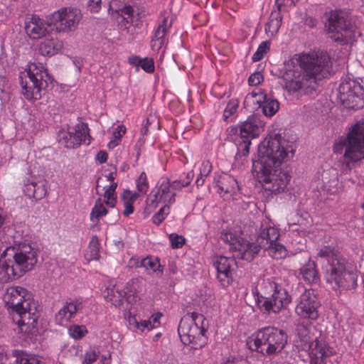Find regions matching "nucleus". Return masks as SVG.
<instances>
[{
	"mask_svg": "<svg viewBox=\"0 0 364 364\" xmlns=\"http://www.w3.org/2000/svg\"><path fill=\"white\" fill-rule=\"evenodd\" d=\"M218 193L223 194H234L239 188L237 180L228 173H222L215 178Z\"/></svg>",
	"mask_w": 364,
	"mask_h": 364,
	"instance_id": "nucleus-27",
	"label": "nucleus"
},
{
	"mask_svg": "<svg viewBox=\"0 0 364 364\" xmlns=\"http://www.w3.org/2000/svg\"><path fill=\"white\" fill-rule=\"evenodd\" d=\"M329 185L323 184L322 186V190L324 192H326L329 195L335 194L338 191V180L336 178L331 179L328 181Z\"/></svg>",
	"mask_w": 364,
	"mask_h": 364,
	"instance_id": "nucleus-49",
	"label": "nucleus"
},
{
	"mask_svg": "<svg viewBox=\"0 0 364 364\" xmlns=\"http://www.w3.org/2000/svg\"><path fill=\"white\" fill-rule=\"evenodd\" d=\"M129 63L136 67H141L147 73H152L155 70L154 61L150 58H141L139 56L134 55L129 58Z\"/></svg>",
	"mask_w": 364,
	"mask_h": 364,
	"instance_id": "nucleus-33",
	"label": "nucleus"
},
{
	"mask_svg": "<svg viewBox=\"0 0 364 364\" xmlns=\"http://www.w3.org/2000/svg\"><path fill=\"white\" fill-rule=\"evenodd\" d=\"M279 236V230L272 225L269 221L265 220L261 223L256 241L262 249H264L269 247L272 242H276Z\"/></svg>",
	"mask_w": 364,
	"mask_h": 364,
	"instance_id": "nucleus-26",
	"label": "nucleus"
},
{
	"mask_svg": "<svg viewBox=\"0 0 364 364\" xmlns=\"http://www.w3.org/2000/svg\"><path fill=\"white\" fill-rule=\"evenodd\" d=\"M108 155L105 151H100L96 155V160L100 164L106 163L107 161Z\"/></svg>",
	"mask_w": 364,
	"mask_h": 364,
	"instance_id": "nucleus-54",
	"label": "nucleus"
},
{
	"mask_svg": "<svg viewBox=\"0 0 364 364\" xmlns=\"http://www.w3.org/2000/svg\"><path fill=\"white\" fill-rule=\"evenodd\" d=\"M163 316V314L161 312H156L151 314L149 319L137 321L136 316H130L129 318V323L134 328L141 331H151V329L156 328L160 326V319Z\"/></svg>",
	"mask_w": 364,
	"mask_h": 364,
	"instance_id": "nucleus-28",
	"label": "nucleus"
},
{
	"mask_svg": "<svg viewBox=\"0 0 364 364\" xmlns=\"http://www.w3.org/2000/svg\"><path fill=\"white\" fill-rule=\"evenodd\" d=\"M69 336L75 340H80L85 337L88 331L84 325L73 324L70 326L68 329Z\"/></svg>",
	"mask_w": 364,
	"mask_h": 364,
	"instance_id": "nucleus-42",
	"label": "nucleus"
},
{
	"mask_svg": "<svg viewBox=\"0 0 364 364\" xmlns=\"http://www.w3.org/2000/svg\"><path fill=\"white\" fill-rule=\"evenodd\" d=\"M171 26L172 19L168 16L164 17L159 22L150 42L151 48L155 53H159L161 50H163V53L165 52L166 46L168 43L166 36Z\"/></svg>",
	"mask_w": 364,
	"mask_h": 364,
	"instance_id": "nucleus-23",
	"label": "nucleus"
},
{
	"mask_svg": "<svg viewBox=\"0 0 364 364\" xmlns=\"http://www.w3.org/2000/svg\"><path fill=\"white\" fill-rule=\"evenodd\" d=\"M135 183L138 192L142 195H145L149 187L147 176L145 172L140 173L136 179Z\"/></svg>",
	"mask_w": 364,
	"mask_h": 364,
	"instance_id": "nucleus-43",
	"label": "nucleus"
},
{
	"mask_svg": "<svg viewBox=\"0 0 364 364\" xmlns=\"http://www.w3.org/2000/svg\"><path fill=\"white\" fill-rule=\"evenodd\" d=\"M264 294L257 293L255 301L263 313L277 314L291 302L287 291L274 282L267 280L262 284Z\"/></svg>",
	"mask_w": 364,
	"mask_h": 364,
	"instance_id": "nucleus-11",
	"label": "nucleus"
},
{
	"mask_svg": "<svg viewBox=\"0 0 364 364\" xmlns=\"http://www.w3.org/2000/svg\"><path fill=\"white\" fill-rule=\"evenodd\" d=\"M38 262V250L29 243L19 242L6 247L0 259V281L20 278L31 270Z\"/></svg>",
	"mask_w": 364,
	"mask_h": 364,
	"instance_id": "nucleus-4",
	"label": "nucleus"
},
{
	"mask_svg": "<svg viewBox=\"0 0 364 364\" xmlns=\"http://www.w3.org/2000/svg\"><path fill=\"white\" fill-rule=\"evenodd\" d=\"M295 151V141L284 132L269 134L259 145V159L252 163V173L266 191L274 194L285 191L291 176L280 166L294 157Z\"/></svg>",
	"mask_w": 364,
	"mask_h": 364,
	"instance_id": "nucleus-1",
	"label": "nucleus"
},
{
	"mask_svg": "<svg viewBox=\"0 0 364 364\" xmlns=\"http://www.w3.org/2000/svg\"><path fill=\"white\" fill-rule=\"evenodd\" d=\"M160 336H161V333H158V334L156 335V337L159 338V337H160Z\"/></svg>",
	"mask_w": 364,
	"mask_h": 364,
	"instance_id": "nucleus-64",
	"label": "nucleus"
},
{
	"mask_svg": "<svg viewBox=\"0 0 364 364\" xmlns=\"http://www.w3.org/2000/svg\"><path fill=\"white\" fill-rule=\"evenodd\" d=\"M139 195L136 193H132L130 191H124L122 195V200L123 201L124 210L123 215L126 217L134 213L133 203L138 198Z\"/></svg>",
	"mask_w": 364,
	"mask_h": 364,
	"instance_id": "nucleus-36",
	"label": "nucleus"
},
{
	"mask_svg": "<svg viewBox=\"0 0 364 364\" xmlns=\"http://www.w3.org/2000/svg\"><path fill=\"white\" fill-rule=\"evenodd\" d=\"M194 173L193 171H191L186 174H184V177L181 176L179 179L171 181V188L173 193H175L176 195L177 191H179L183 188L187 187L188 185H190Z\"/></svg>",
	"mask_w": 364,
	"mask_h": 364,
	"instance_id": "nucleus-38",
	"label": "nucleus"
},
{
	"mask_svg": "<svg viewBox=\"0 0 364 364\" xmlns=\"http://www.w3.org/2000/svg\"><path fill=\"white\" fill-rule=\"evenodd\" d=\"M304 23H305V25H306L309 28H313L316 26L318 21L315 18L311 17V16H308L305 18Z\"/></svg>",
	"mask_w": 364,
	"mask_h": 364,
	"instance_id": "nucleus-55",
	"label": "nucleus"
},
{
	"mask_svg": "<svg viewBox=\"0 0 364 364\" xmlns=\"http://www.w3.org/2000/svg\"><path fill=\"white\" fill-rule=\"evenodd\" d=\"M100 363L102 364H109L110 361V355H100Z\"/></svg>",
	"mask_w": 364,
	"mask_h": 364,
	"instance_id": "nucleus-57",
	"label": "nucleus"
},
{
	"mask_svg": "<svg viewBox=\"0 0 364 364\" xmlns=\"http://www.w3.org/2000/svg\"><path fill=\"white\" fill-rule=\"evenodd\" d=\"M171 247L173 249L181 248L185 243L186 239L176 233H171L169 235Z\"/></svg>",
	"mask_w": 364,
	"mask_h": 364,
	"instance_id": "nucleus-47",
	"label": "nucleus"
},
{
	"mask_svg": "<svg viewBox=\"0 0 364 364\" xmlns=\"http://www.w3.org/2000/svg\"><path fill=\"white\" fill-rule=\"evenodd\" d=\"M222 364H245V362L244 360H239L237 359H232V360H228L225 362L223 363Z\"/></svg>",
	"mask_w": 364,
	"mask_h": 364,
	"instance_id": "nucleus-58",
	"label": "nucleus"
},
{
	"mask_svg": "<svg viewBox=\"0 0 364 364\" xmlns=\"http://www.w3.org/2000/svg\"><path fill=\"white\" fill-rule=\"evenodd\" d=\"M136 267H144L145 269L156 272L157 271L162 272L163 267L159 263L158 258L151 257H146L141 259L140 261H137L136 263Z\"/></svg>",
	"mask_w": 364,
	"mask_h": 364,
	"instance_id": "nucleus-37",
	"label": "nucleus"
},
{
	"mask_svg": "<svg viewBox=\"0 0 364 364\" xmlns=\"http://www.w3.org/2000/svg\"><path fill=\"white\" fill-rule=\"evenodd\" d=\"M270 49V42L268 41H263L262 42L256 52L253 54L252 57V60L253 62H257V61H259L261 60L264 55Z\"/></svg>",
	"mask_w": 364,
	"mask_h": 364,
	"instance_id": "nucleus-44",
	"label": "nucleus"
},
{
	"mask_svg": "<svg viewBox=\"0 0 364 364\" xmlns=\"http://www.w3.org/2000/svg\"><path fill=\"white\" fill-rule=\"evenodd\" d=\"M213 266L217 271V278L221 285L223 287L230 285L236 267L235 257L217 256L214 259Z\"/></svg>",
	"mask_w": 364,
	"mask_h": 364,
	"instance_id": "nucleus-21",
	"label": "nucleus"
},
{
	"mask_svg": "<svg viewBox=\"0 0 364 364\" xmlns=\"http://www.w3.org/2000/svg\"><path fill=\"white\" fill-rule=\"evenodd\" d=\"M263 80L262 74L260 72H255L249 77L248 84L251 86H256L260 84Z\"/></svg>",
	"mask_w": 364,
	"mask_h": 364,
	"instance_id": "nucleus-51",
	"label": "nucleus"
},
{
	"mask_svg": "<svg viewBox=\"0 0 364 364\" xmlns=\"http://www.w3.org/2000/svg\"><path fill=\"white\" fill-rule=\"evenodd\" d=\"M310 326L304 322L296 325V336L300 341L310 349V364H326V359L332 356L335 350L326 341L316 338L314 342L311 339Z\"/></svg>",
	"mask_w": 364,
	"mask_h": 364,
	"instance_id": "nucleus-13",
	"label": "nucleus"
},
{
	"mask_svg": "<svg viewBox=\"0 0 364 364\" xmlns=\"http://www.w3.org/2000/svg\"><path fill=\"white\" fill-rule=\"evenodd\" d=\"M264 250L267 252L269 256L274 259H284L287 255L286 247L278 242V240H276V242L270 244L269 247H264Z\"/></svg>",
	"mask_w": 364,
	"mask_h": 364,
	"instance_id": "nucleus-35",
	"label": "nucleus"
},
{
	"mask_svg": "<svg viewBox=\"0 0 364 364\" xmlns=\"http://www.w3.org/2000/svg\"><path fill=\"white\" fill-rule=\"evenodd\" d=\"M220 239L229 245L233 257L248 262L252 261L262 249L257 242H250L228 230L221 232Z\"/></svg>",
	"mask_w": 364,
	"mask_h": 364,
	"instance_id": "nucleus-15",
	"label": "nucleus"
},
{
	"mask_svg": "<svg viewBox=\"0 0 364 364\" xmlns=\"http://www.w3.org/2000/svg\"><path fill=\"white\" fill-rule=\"evenodd\" d=\"M238 107V102L236 100H231L227 104L223 112V118L227 121L235 112Z\"/></svg>",
	"mask_w": 364,
	"mask_h": 364,
	"instance_id": "nucleus-46",
	"label": "nucleus"
},
{
	"mask_svg": "<svg viewBox=\"0 0 364 364\" xmlns=\"http://www.w3.org/2000/svg\"><path fill=\"white\" fill-rule=\"evenodd\" d=\"M325 26L328 38L338 46H348L356 40L357 26L350 14L343 10L331 11Z\"/></svg>",
	"mask_w": 364,
	"mask_h": 364,
	"instance_id": "nucleus-9",
	"label": "nucleus"
},
{
	"mask_svg": "<svg viewBox=\"0 0 364 364\" xmlns=\"http://www.w3.org/2000/svg\"><path fill=\"white\" fill-rule=\"evenodd\" d=\"M108 211L105 207L102 200L99 198L96 200L94 207L90 213V220L98 222L100 218L107 214Z\"/></svg>",
	"mask_w": 364,
	"mask_h": 364,
	"instance_id": "nucleus-39",
	"label": "nucleus"
},
{
	"mask_svg": "<svg viewBox=\"0 0 364 364\" xmlns=\"http://www.w3.org/2000/svg\"><path fill=\"white\" fill-rule=\"evenodd\" d=\"M339 98L348 108L360 109L364 107V79L343 81L338 87Z\"/></svg>",
	"mask_w": 364,
	"mask_h": 364,
	"instance_id": "nucleus-16",
	"label": "nucleus"
},
{
	"mask_svg": "<svg viewBox=\"0 0 364 364\" xmlns=\"http://www.w3.org/2000/svg\"><path fill=\"white\" fill-rule=\"evenodd\" d=\"M245 100L257 103L259 107L262 109V113L269 117L274 116L279 107V102L276 99L260 90H253L247 95Z\"/></svg>",
	"mask_w": 364,
	"mask_h": 364,
	"instance_id": "nucleus-22",
	"label": "nucleus"
},
{
	"mask_svg": "<svg viewBox=\"0 0 364 364\" xmlns=\"http://www.w3.org/2000/svg\"><path fill=\"white\" fill-rule=\"evenodd\" d=\"M90 144L91 136L88 124L85 122H79L74 127H69L68 130L61 129L58 133V141L60 144L67 149H76L81 144Z\"/></svg>",
	"mask_w": 364,
	"mask_h": 364,
	"instance_id": "nucleus-17",
	"label": "nucleus"
},
{
	"mask_svg": "<svg viewBox=\"0 0 364 364\" xmlns=\"http://www.w3.org/2000/svg\"><path fill=\"white\" fill-rule=\"evenodd\" d=\"M3 301L20 333H29L36 327L37 305L26 289L19 286L8 287Z\"/></svg>",
	"mask_w": 364,
	"mask_h": 364,
	"instance_id": "nucleus-3",
	"label": "nucleus"
},
{
	"mask_svg": "<svg viewBox=\"0 0 364 364\" xmlns=\"http://www.w3.org/2000/svg\"><path fill=\"white\" fill-rule=\"evenodd\" d=\"M318 256L326 262L323 264V269L327 282L333 284L334 289H353L357 287L356 274L346 270V259L337 248L324 246L318 251Z\"/></svg>",
	"mask_w": 364,
	"mask_h": 364,
	"instance_id": "nucleus-5",
	"label": "nucleus"
},
{
	"mask_svg": "<svg viewBox=\"0 0 364 364\" xmlns=\"http://www.w3.org/2000/svg\"><path fill=\"white\" fill-rule=\"evenodd\" d=\"M102 8V0H88L87 9L92 14H97Z\"/></svg>",
	"mask_w": 364,
	"mask_h": 364,
	"instance_id": "nucleus-50",
	"label": "nucleus"
},
{
	"mask_svg": "<svg viewBox=\"0 0 364 364\" xmlns=\"http://www.w3.org/2000/svg\"><path fill=\"white\" fill-rule=\"evenodd\" d=\"M117 187V183H112L110 186L105 190L104 193V197L105 198V203L107 206L110 208L115 207L117 204V193L116 188Z\"/></svg>",
	"mask_w": 364,
	"mask_h": 364,
	"instance_id": "nucleus-41",
	"label": "nucleus"
},
{
	"mask_svg": "<svg viewBox=\"0 0 364 364\" xmlns=\"http://www.w3.org/2000/svg\"><path fill=\"white\" fill-rule=\"evenodd\" d=\"M209 327L205 317L193 311L184 315L178 325V333L181 342L186 346H191L193 349L203 348L208 341L207 335Z\"/></svg>",
	"mask_w": 364,
	"mask_h": 364,
	"instance_id": "nucleus-8",
	"label": "nucleus"
},
{
	"mask_svg": "<svg viewBox=\"0 0 364 364\" xmlns=\"http://www.w3.org/2000/svg\"><path fill=\"white\" fill-rule=\"evenodd\" d=\"M282 16L280 11H274L271 13L269 20L265 25V32L271 36L276 35L282 25Z\"/></svg>",
	"mask_w": 364,
	"mask_h": 364,
	"instance_id": "nucleus-32",
	"label": "nucleus"
},
{
	"mask_svg": "<svg viewBox=\"0 0 364 364\" xmlns=\"http://www.w3.org/2000/svg\"><path fill=\"white\" fill-rule=\"evenodd\" d=\"M25 71L28 80H23V77H20L21 93L28 101L38 100L53 79L41 63H30Z\"/></svg>",
	"mask_w": 364,
	"mask_h": 364,
	"instance_id": "nucleus-10",
	"label": "nucleus"
},
{
	"mask_svg": "<svg viewBox=\"0 0 364 364\" xmlns=\"http://www.w3.org/2000/svg\"><path fill=\"white\" fill-rule=\"evenodd\" d=\"M100 355V350L97 346H90L81 356L82 364H93Z\"/></svg>",
	"mask_w": 364,
	"mask_h": 364,
	"instance_id": "nucleus-40",
	"label": "nucleus"
},
{
	"mask_svg": "<svg viewBox=\"0 0 364 364\" xmlns=\"http://www.w3.org/2000/svg\"><path fill=\"white\" fill-rule=\"evenodd\" d=\"M287 341L288 336L284 331L269 326L258 329L249 337L247 346L252 351L270 357L281 353Z\"/></svg>",
	"mask_w": 364,
	"mask_h": 364,
	"instance_id": "nucleus-7",
	"label": "nucleus"
},
{
	"mask_svg": "<svg viewBox=\"0 0 364 364\" xmlns=\"http://www.w3.org/2000/svg\"><path fill=\"white\" fill-rule=\"evenodd\" d=\"M119 144V141L116 140V139H114V140H111L109 141V143L108 144V146L109 148H114L116 146H117Z\"/></svg>",
	"mask_w": 364,
	"mask_h": 364,
	"instance_id": "nucleus-62",
	"label": "nucleus"
},
{
	"mask_svg": "<svg viewBox=\"0 0 364 364\" xmlns=\"http://www.w3.org/2000/svg\"><path fill=\"white\" fill-rule=\"evenodd\" d=\"M115 176H116V173H109L106 177L107 178V181H114V178H115Z\"/></svg>",
	"mask_w": 364,
	"mask_h": 364,
	"instance_id": "nucleus-63",
	"label": "nucleus"
},
{
	"mask_svg": "<svg viewBox=\"0 0 364 364\" xmlns=\"http://www.w3.org/2000/svg\"><path fill=\"white\" fill-rule=\"evenodd\" d=\"M199 170L200 176L207 177L212 171L211 163L208 160L203 161L200 164Z\"/></svg>",
	"mask_w": 364,
	"mask_h": 364,
	"instance_id": "nucleus-52",
	"label": "nucleus"
},
{
	"mask_svg": "<svg viewBox=\"0 0 364 364\" xmlns=\"http://www.w3.org/2000/svg\"><path fill=\"white\" fill-rule=\"evenodd\" d=\"M264 124L259 117L252 115L245 121L240 123L238 126L230 127L227 129L228 136L234 140L237 146L235 166H242L247 161L251 141L253 139L259 136Z\"/></svg>",
	"mask_w": 364,
	"mask_h": 364,
	"instance_id": "nucleus-6",
	"label": "nucleus"
},
{
	"mask_svg": "<svg viewBox=\"0 0 364 364\" xmlns=\"http://www.w3.org/2000/svg\"><path fill=\"white\" fill-rule=\"evenodd\" d=\"M125 132L126 127L124 125H119L113 131L112 135L114 139L119 141Z\"/></svg>",
	"mask_w": 364,
	"mask_h": 364,
	"instance_id": "nucleus-53",
	"label": "nucleus"
},
{
	"mask_svg": "<svg viewBox=\"0 0 364 364\" xmlns=\"http://www.w3.org/2000/svg\"><path fill=\"white\" fill-rule=\"evenodd\" d=\"M48 16L45 21L39 16L33 14L25 21L26 33L32 40H38L46 36L48 33Z\"/></svg>",
	"mask_w": 364,
	"mask_h": 364,
	"instance_id": "nucleus-24",
	"label": "nucleus"
},
{
	"mask_svg": "<svg viewBox=\"0 0 364 364\" xmlns=\"http://www.w3.org/2000/svg\"><path fill=\"white\" fill-rule=\"evenodd\" d=\"M62 45L54 39L46 40L40 44L39 51L43 56H52L58 53Z\"/></svg>",
	"mask_w": 364,
	"mask_h": 364,
	"instance_id": "nucleus-34",
	"label": "nucleus"
},
{
	"mask_svg": "<svg viewBox=\"0 0 364 364\" xmlns=\"http://www.w3.org/2000/svg\"><path fill=\"white\" fill-rule=\"evenodd\" d=\"M82 309V302L77 299L67 300L55 314V321L60 326H67Z\"/></svg>",
	"mask_w": 364,
	"mask_h": 364,
	"instance_id": "nucleus-25",
	"label": "nucleus"
},
{
	"mask_svg": "<svg viewBox=\"0 0 364 364\" xmlns=\"http://www.w3.org/2000/svg\"><path fill=\"white\" fill-rule=\"evenodd\" d=\"M336 154L344 153L349 161H358L364 158V121L357 122L346 137H341L333 146Z\"/></svg>",
	"mask_w": 364,
	"mask_h": 364,
	"instance_id": "nucleus-12",
	"label": "nucleus"
},
{
	"mask_svg": "<svg viewBox=\"0 0 364 364\" xmlns=\"http://www.w3.org/2000/svg\"><path fill=\"white\" fill-rule=\"evenodd\" d=\"M206 176H200V174H198L196 181V185L198 188L202 186L204 184Z\"/></svg>",
	"mask_w": 364,
	"mask_h": 364,
	"instance_id": "nucleus-56",
	"label": "nucleus"
},
{
	"mask_svg": "<svg viewBox=\"0 0 364 364\" xmlns=\"http://www.w3.org/2000/svg\"><path fill=\"white\" fill-rule=\"evenodd\" d=\"M133 9L129 6H125L124 8V9L122 10V12L125 14V15H127L128 17H129L130 16L132 15L133 14Z\"/></svg>",
	"mask_w": 364,
	"mask_h": 364,
	"instance_id": "nucleus-61",
	"label": "nucleus"
},
{
	"mask_svg": "<svg viewBox=\"0 0 364 364\" xmlns=\"http://www.w3.org/2000/svg\"><path fill=\"white\" fill-rule=\"evenodd\" d=\"M6 220V213L2 208H0V229L3 226Z\"/></svg>",
	"mask_w": 364,
	"mask_h": 364,
	"instance_id": "nucleus-59",
	"label": "nucleus"
},
{
	"mask_svg": "<svg viewBox=\"0 0 364 364\" xmlns=\"http://www.w3.org/2000/svg\"><path fill=\"white\" fill-rule=\"evenodd\" d=\"M321 301L311 289L305 290L297 300L296 314L304 320L316 321L319 317Z\"/></svg>",
	"mask_w": 364,
	"mask_h": 364,
	"instance_id": "nucleus-18",
	"label": "nucleus"
},
{
	"mask_svg": "<svg viewBox=\"0 0 364 364\" xmlns=\"http://www.w3.org/2000/svg\"><path fill=\"white\" fill-rule=\"evenodd\" d=\"M98 245L99 244L97 237H93L89 245V249L90 252V259L97 260L99 259L100 255Z\"/></svg>",
	"mask_w": 364,
	"mask_h": 364,
	"instance_id": "nucleus-48",
	"label": "nucleus"
},
{
	"mask_svg": "<svg viewBox=\"0 0 364 364\" xmlns=\"http://www.w3.org/2000/svg\"><path fill=\"white\" fill-rule=\"evenodd\" d=\"M288 3H289V1H287V0H276L275 5L277 7V10L281 11L282 6Z\"/></svg>",
	"mask_w": 364,
	"mask_h": 364,
	"instance_id": "nucleus-60",
	"label": "nucleus"
},
{
	"mask_svg": "<svg viewBox=\"0 0 364 364\" xmlns=\"http://www.w3.org/2000/svg\"><path fill=\"white\" fill-rule=\"evenodd\" d=\"M296 61L300 70L293 60L284 63L282 74L284 87L291 94L311 95L316 90L318 81L330 75L331 58L326 51L318 50L298 54Z\"/></svg>",
	"mask_w": 364,
	"mask_h": 364,
	"instance_id": "nucleus-2",
	"label": "nucleus"
},
{
	"mask_svg": "<svg viewBox=\"0 0 364 364\" xmlns=\"http://www.w3.org/2000/svg\"><path fill=\"white\" fill-rule=\"evenodd\" d=\"M160 202L167 205L176 202V193L172 191L171 181L166 176H163L158 181L146 199L147 205L150 207L155 208Z\"/></svg>",
	"mask_w": 364,
	"mask_h": 364,
	"instance_id": "nucleus-19",
	"label": "nucleus"
},
{
	"mask_svg": "<svg viewBox=\"0 0 364 364\" xmlns=\"http://www.w3.org/2000/svg\"><path fill=\"white\" fill-rule=\"evenodd\" d=\"M107 301L110 302L115 307L120 308L124 301L132 304L136 301V296L128 286L110 282L103 292Z\"/></svg>",
	"mask_w": 364,
	"mask_h": 364,
	"instance_id": "nucleus-20",
	"label": "nucleus"
},
{
	"mask_svg": "<svg viewBox=\"0 0 364 364\" xmlns=\"http://www.w3.org/2000/svg\"><path fill=\"white\" fill-rule=\"evenodd\" d=\"M302 279L308 284H316L319 280L318 273L314 261L308 259V262L299 269Z\"/></svg>",
	"mask_w": 364,
	"mask_h": 364,
	"instance_id": "nucleus-30",
	"label": "nucleus"
},
{
	"mask_svg": "<svg viewBox=\"0 0 364 364\" xmlns=\"http://www.w3.org/2000/svg\"><path fill=\"white\" fill-rule=\"evenodd\" d=\"M23 192L28 198L40 200L46 195V188L42 182L34 181H28L24 184Z\"/></svg>",
	"mask_w": 364,
	"mask_h": 364,
	"instance_id": "nucleus-29",
	"label": "nucleus"
},
{
	"mask_svg": "<svg viewBox=\"0 0 364 364\" xmlns=\"http://www.w3.org/2000/svg\"><path fill=\"white\" fill-rule=\"evenodd\" d=\"M11 356L15 358L13 364H43L37 355L23 350H13Z\"/></svg>",
	"mask_w": 364,
	"mask_h": 364,
	"instance_id": "nucleus-31",
	"label": "nucleus"
},
{
	"mask_svg": "<svg viewBox=\"0 0 364 364\" xmlns=\"http://www.w3.org/2000/svg\"><path fill=\"white\" fill-rule=\"evenodd\" d=\"M170 205L165 204L152 217V222L156 225H159L166 218L170 213Z\"/></svg>",
	"mask_w": 364,
	"mask_h": 364,
	"instance_id": "nucleus-45",
	"label": "nucleus"
},
{
	"mask_svg": "<svg viewBox=\"0 0 364 364\" xmlns=\"http://www.w3.org/2000/svg\"><path fill=\"white\" fill-rule=\"evenodd\" d=\"M82 17L80 10L63 7L48 16V25L55 27L58 33H70L77 29Z\"/></svg>",
	"mask_w": 364,
	"mask_h": 364,
	"instance_id": "nucleus-14",
	"label": "nucleus"
}]
</instances>
